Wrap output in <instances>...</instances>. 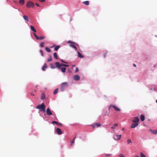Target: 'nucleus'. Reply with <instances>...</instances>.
<instances>
[{
  "label": "nucleus",
  "mask_w": 157,
  "mask_h": 157,
  "mask_svg": "<svg viewBox=\"0 0 157 157\" xmlns=\"http://www.w3.org/2000/svg\"><path fill=\"white\" fill-rule=\"evenodd\" d=\"M56 66L57 68L59 69H60V67H68L69 66V65L67 64H64L63 63H61L60 64L58 62H56L55 63Z\"/></svg>",
  "instance_id": "obj_1"
},
{
  "label": "nucleus",
  "mask_w": 157,
  "mask_h": 157,
  "mask_svg": "<svg viewBox=\"0 0 157 157\" xmlns=\"http://www.w3.org/2000/svg\"><path fill=\"white\" fill-rule=\"evenodd\" d=\"M68 86V84L67 82H65L62 83L61 85V90L62 91H64V90Z\"/></svg>",
  "instance_id": "obj_2"
},
{
  "label": "nucleus",
  "mask_w": 157,
  "mask_h": 157,
  "mask_svg": "<svg viewBox=\"0 0 157 157\" xmlns=\"http://www.w3.org/2000/svg\"><path fill=\"white\" fill-rule=\"evenodd\" d=\"M36 108L39 109L42 111H45V106L44 104L42 103L41 105L37 106Z\"/></svg>",
  "instance_id": "obj_3"
},
{
  "label": "nucleus",
  "mask_w": 157,
  "mask_h": 157,
  "mask_svg": "<svg viewBox=\"0 0 157 157\" xmlns=\"http://www.w3.org/2000/svg\"><path fill=\"white\" fill-rule=\"evenodd\" d=\"M34 6V4L31 1L28 2L26 4V6L28 8H33Z\"/></svg>",
  "instance_id": "obj_4"
},
{
  "label": "nucleus",
  "mask_w": 157,
  "mask_h": 157,
  "mask_svg": "<svg viewBox=\"0 0 157 157\" xmlns=\"http://www.w3.org/2000/svg\"><path fill=\"white\" fill-rule=\"evenodd\" d=\"M121 136V135H115L113 136V138L115 140H119L120 139Z\"/></svg>",
  "instance_id": "obj_5"
},
{
  "label": "nucleus",
  "mask_w": 157,
  "mask_h": 157,
  "mask_svg": "<svg viewBox=\"0 0 157 157\" xmlns=\"http://www.w3.org/2000/svg\"><path fill=\"white\" fill-rule=\"evenodd\" d=\"M91 125L92 127L94 129V128H95V126L98 127H99L101 126V125L100 123H94V124Z\"/></svg>",
  "instance_id": "obj_6"
},
{
  "label": "nucleus",
  "mask_w": 157,
  "mask_h": 157,
  "mask_svg": "<svg viewBox=\"0 0 157 157\" xmlns=\"http://www.w3.org/2000/svg\"><path fill=\"white\" fill-rule=\"evenodd\" d=\"M139 119L137 117H134V120H132V121L135 123L138 124V123L139 122Z\"/></svg>",
  "instance_id": "obj_7"
},
{
  "label": "nucleus",
  "mask_w": 157,
  "mask_h": 157,
  "mask_svg": "<svg viewBox=\"0 0 157 157\" xmlns=\"http://www.w3.org/2000/svg\"><path fill=\"white\" fill-rule=\"evenodd\" d=\"M46 113L48 115H50L52 114V113L51 112L49 108H48L46 109Z\"/></svg>",
  "instance_id": "obj_8"
},
{
  "label": "nucleus",
  "mask_w": 157,
  "mask_h": 157,
  "mask_svg": "<svg viewBox=\"0 0 157 157\" xmlns=\"http://www.w3.org/2000/svg\"><path fill=\"white\" fill-rule=\"evenodd\" d=\"M56 132L59 135H61L62 133V132L61 129L58 128H56Z\"/></svg>",
  "instance_id": "obj_9"
},
{
  "label": "nucleus",
  "mask_w": 157,
  "mask_h": 157,
  "mask_svg": "<svg viewBox=\"0 0 157 157\" xmlns=\"http://www.w3.org/2000/svg\"><path fill=\"white\" fill-rule=\"evenodd\" d=\"M111 107H113L116 111H119L120 110V109L119 108H117V107L115 105H111L110 106L109 108H110Z\"/></svg>",
  "instance_id": "obj_10"
},
{
  "label": "nucleus",
  "mask_w": 157,
  "mask_h": 157,
  "mask_svg": "<svg viewBox=\"0 0 157 157\" xmlns=\"http://www.w3.org/2000/svg\"><path fill=\"white\" fill-rule=\"evenodd\" d=\"M74 79L75 80L78 81L80 77L78 75H75L74 77Z\"/></svg>",
  "instance_id": "obj_11"
},
{
  "label": "nucleus",
  "mask_w": 157,
  "mask_h": 157,
  "mask_svg": "<svg viewBox=\"0 0 157 157\" xmlns=\"http://www.w3.org/2000/svg\"><path fill=\"white\" fill-rule=\"evenodd\" d=\"M138 125V124L135 123L133 124L131 126V128H134L136 127Z\"/></svg>",
  "instance_id": "obj_12"
},
{
  "label": "nucleus",
  "mask_w": 157,
  "mask_h": 157,
  "mask_svg": "<svg viewBox=\"0 0 157 157\" xmlns=\"http://www.w3.org/2000/svg\"><path fill=\"white\" fill-rule=\"evenodd\" d=\"M30 29H31V30L33 31V32H35V33H36V29H35L34 27L32 26V25H31L30 26Z\"/></svg>",
  "instance_id": "obj_13"
},
{
  "label": "nucleus",
  "mask_w": 157,
  "mask_h": 157,
  "mask_svg": "<svg viewBox=\"0 0 157 157\" xmlns=\"http://www.w3.org/2000/svg\"><path fill=\"white\" fill-rule=\"evenodd\" d=\"M25 2L24 0H20L19 1V3L21 5H23Z\"/></svg>",
  "instance_id": "obj_14"
},
{
  "label": "nucleus",
  "mask_w": 157,
  "mask_h": 157,
  "mask_svg": "<svg viewBox=\"0 0 157 157\" xmlns=\"http://www.w3.org/2000/svg\"><path fill=\"white\" fill-rule=\"evenodd\" d=\"M47 68V66L46 64L45 63L43 66V67L42 68V70L43 71H45V69Z\"/></svg>",
  "instance_id": "obj_15"
},
{
  "label": "nucleus",
  "mask_w": 157,
  "mask_h": 157,
  "mask_svg": "<svg viewBox=\"0 0 157 157\" xmlns=\"http://www.w3.org/2000/svg\"><path fill=\"white\" fill-rule=\"evenodd\" d=\"M140 118L142 121H143L145 119L144 116L143 115H141L140 116Z\"/></svg>",
  "instance_id": "obj_16"
},
{
  "label": "nucleus",
  "mask_w": 157,
  "mask_h": 157,
  "mask_svg": "<svg viewBox=\"0 0 157 157\" xmlns=\"http://www.w3.org/2000/svg\"><path fill=\"white\" fill-rule=\"evenodd\" d=\"M45 98V95L44 93H42L41 97V99L42 100L44 99Z\"/></svg>",
  "instance_id": "obj_17"
},
{
  "label": "nucleus",
  "mask_w": 157,
  "mask_h": 157,
  "mask_svg": "<svg viewBox=\"0 0 157 157\" xmlns=\"http://www.w3.org/2000/svg\"><path fill=\"white\" fill-rule=\"evenodd\" d=\"M45 37L44 36H41L38 37V39L37 40H42L45 38Z\"/></svg>",
  "instance_id": "obj_18"
},
{
  "label": "nucleus",
  "mask_w": 157,
  "mask_h": 157,
  "mask_svg": "<svg viewBox=\"0 0 157 157\" xmlns=\"http://www.w3.org/2000/svg\"><path fill=\"white\" fill-rule=\"evenodd\" d=\"M78 53L79 57L80 58H83L84 57V56L82 55V54L79 52H78Z\"/></svg>",
  "instance_id": "obj_19"
},
{
  "label": "nucleus",
  "mask_w": 157,
  "mask_h": 157,
  "mask_svg": "<svg viewBox=\"0 0 157 157\" xmlns=\"http://www.w3.org/2000/svg\"><path fill=\"white\" fill-rule=\"evenodd\" d=\"M62 71L63 73L65 72L66 71V68L65 67H60V68Z\"/></svg>",
  "instance_id": "obj_20"
},
{
  "label": "nucleus",
  "mask_w": 157,
  "mask_h": 157,
  "mask_svg": "<svg viewBox=\"0 0 157 157\" xmlns=\"http://www.w3.org/2000/svg\"><path fill=\"white\" fill-rule=\"evenodd\" d=\"M23 17L25 20L26 21H29V18L28 17L25 15H24Z\"/></svg>",
  "instance_id": "obj_21"
},
{
  "label": "nucleus",
  "mask_w": 157,
  "mask_h": 157,
  "mask_svg": "<svg viewBox=\"0 0 157 157\" xmlns=\"http://www.w3.org/2000/svg\"><path fill=\"white\" fill-rule=\"evenodd\" d=\"M83 3L86 6H88L89 5V1H84L83 2Z\"/></svg>",
  "instance_id": "obj_22"
},
{
  "label": "nucleus",
  "mask_w": 157,
  "mask_h": 157,
  "mask_svg": "<svg viewBox=\"0 0 157 157\" xmlns=\"http://www.w3.org/2000/svg\"><path fill=\"white\" fill-rule=\"evenodd\" d=\"M54 57L56 59H58V57L57 56V54L56 52H55L53 54Z\"/></svg>",
  "instance_id": "obj_23"
},
{
  "label": "nucleus",
  "mask_w": 157,
  "mask_h": 157,
  "mask_svg": "<svg viewBox=\"0 0 157 157\" xmlns=\"http://www.w3.org/2000/svg\"><path fill=\"white\" fill-rule=\"evenodd\" d=\"M70 46L71 47H72V48H74L75 50H76L77 49V47H76L75 46V45H73V44H71V45H70Z\"/></svg>",
  "instance_id": "obj_24"
},
{
  "label": "nucleus",
  "mask_w": 157,
  "mask_h": 157,
  "mask_svg": "<svg viewBox=\"0 0 157 157\" xmlns=\"http://www.w3.org/2000/svg\"><path fill=\"white\" fill-rule=\"evenodd\" d=\"M75 138H76V136H75V137L73 139V140L71 141V145H73V144H74V142H75Z\"/></svg>",
  "instance_id": "obj_25"
},
{
  "label": "nucleus",
  "mask_w": 157,
  "mask_h": 157,
  "mask_svg": "<svg viewBox=\"0 0 157 157\" xmlns=\"http://www.w3.org/2000/svg\"><path fill=\"white\" fill-rule=\"evenodd\" d=\"M58 90V88H56V89L53 92L54 94V95L56 94L57 93Z\"/></svg>",
  "instance_id": "obj_26"
},
{
  "label": "nucleus",
  "mask_w": 157,
  "mask_h": 157,
  "mask_svg": "<svg viewBox=\"0 0 157 157\" xmlns=\"http://www.w3.org/2000/svg\"><path fill=\"white\" fill-rule=\"evenodd\" d=\"M45 49V50L48 52H50L51 51V50L48 47H46Z\"/></svg>",
  "instance_id": "obj_27"
},
{
  "label": "nucleus",
  "mask_w": 157,
  "mask_h": 157,
  "mask_svg": "<svg viewBox=\"0 0 157 157\" xmlns=\"http://www.w3.org/2000/svg\"><path fill=\"white\" fill-rule=\"evenodd\" d=\"M60 46H57L55 47L54 49L56 51H57L59 48H60Z\"/></svg>",
  "instance_id": "obj_28"
},
{
  "label": "nucleus",
  "mask_w": 157,
  "mask_h": 157,
  "mask_svg": "<svg viewBox=\"0 0 157 157\" xmlns=\"http://www.w3.org/2000/svg\"><path fill=\"white\" fill-rule=\"evenodd\" d=\"M140 157H146V156L141 152L140 153Z\"/></svg>",
  "instance_id": "obj_29"
},
{
  "label": "nucleus",
  "mask_w": 157,
  "mask_h": 157,
  "mask_svg": "<svg viewBox=\"0 0 157 157\" xmlns=\"http://www.w3.org/2000/svg\"><path fill=\"white\" fill-rule=\"evenodd\" d=\"M50 58L47 59V61L49 62L52 60V57L51 56H49Z\"/></svg>",
  "instance_id": "obj_30"
},
{
  "label": "nucleus",
  "mask_w": 157,
  "mask_h": 157,
  "mask_svg": "<svg viewBox=\"0 0 157 157\" xmlns=\"http://www.w3.org/2000/svg\"><path fill=\"white\" fill-rule=\"evenodd\" d=\"M52 124H59V123H58V122L55 121H52Z\"/></svg>",
  "instance_id": "obj_31"
},
{
  "label": "nucleus",
  "mask_w": 157,
  "mask_h": 157,
  "mask_svg": "<svg viewBox=\"0 0 157 157\" xmlns=\"http://www.w3.org/2000/svg\"><path fill=\"white\" fill-rule=\"evenodd\" d=\"M67 43H70L73 44H74L76 45V44L74 42H72V41H71L70 40L68 41H67Z\"/></svg>",
  "instance_id": "obj_32"
},
{
  "label": "nucleus",
  "mask_w": 157,
  "mask_h": 157,
  "mask_svg": "<svg viewBox=\"0 0 157 157\" xmlns=\"http://www.w3.org/2000/svg\"><path fill=\"white\" fill-rule=\"evenodd\" d=\"M40 46L41 47H43L44 46V43L43 42H41L40 44Z\"/></svg>",
  "instance_id": "obj_33"
},
{
  "label": "nucleus",
  "mask_w": 157,
  "mask_h": 157,
  "mask_svg": "<svg viewBox=\"0 0 157 157\" xmlns=\"http://www.w3.org/2000/svg\"><path fill=\"white\" fill-rule=\"evenodd\" d=\"M127 142H128V144H129L130 143H132V142L131 140H130L128 139L127 140Z\"/></svg>",
  "instance_id": "obj_34"
},
{
  "label": "nucleus",
  "mask_w": 157,
  "mask_h": 157,
  "mask_svg": "<svg viewBox=\"0 0 157 157\" xmlns=\"http://www.w3.org/2000/svg\"><path fill=\"white\" fill-rule=\"evenodd\" d=\"M40 52L41 53V56H43V51L42 50H40Z\"/></svg>",
  "instance_id": "obj_35"
},
{
  "label": "nucleus",
  "mask_w": 157,
  "mask_h": 157,
  "mask_svg": "<svg viewBox=\"0 0 157 157\" xmlns=\"http://www.w3.org/2000/svg\"><path fill=\"white\" fill-rule=\"evenodd\" d=\"M33 35L36 39H38V36H37L36 34L35 33H33Z\"/></svg>",
  "instance_id": "obj_36"
},
{
  "label": "nucleus",
  "mask_w": 157,
  "mask_h": 157,
  "mask_svg": "<svg viewBox=\"0 0 157 157\" xmlns=\"http://www.w3.org/2000/svg\"><path fill=\"white\" fill-rule=\"evenodd\" d=\"M152 133H154L155 134H156L157 133V130H153V131H152Z\"/></svg>",
  "instance_id": "obj_37"
},
{
  "label": "nucleus",
  "mask_w": 157,
  "mask_h": 157,
  "mask_svg": "<svg viewBox=\"0 0 157 157\" xmlns=\"http://www.w3.org/2000/svg\"><path fill=\"white\" fill-rule=\"evenodd\" d=\"M105 156H111L112 155L111 154H105Z\"/></svg>",
  "instance_id": "obj_38"
},
{
  "label": "nucleus",
  "mask_w": 157,
  "mask_h": 157,
  "mask_svg": "<svg viewBox=\"0 0 157 157\" xmlns=\"http://www.w3.org/2000/svg\"><path fill=\"white\" fill-rule=\"evenodd\" d=\"M50 66H51V68H55V67L54 66V65H52V64H50Z\"/></svg>",
  "instance_id": "obj_39"
},
{
  "label": "nucleus",
  "mask_w": 157,
  "mask_h": 157,
  "mask_svg": "<svg viewBox=\"0 0 157 157\" xmlns=\"http://www.w3.org/2000/svg\"><path fill=\"white\" fill-rule=\"evenodd\" d=\"M119 157H124V156L122 154H120L119 155Z\"/></svg>",
  "instance_id": "obj_40"
},
{
  "label": "nucleus",
  "mask_w": 157,
  "mask_h": 157,
  "mask_svg": "<svg viewBox=\"0 0 157 157\" xmlns=\"http://www.w3.org/2000/svg\"><path fill=\"white\" fill-rule=\"evenodd\" d=\"M78 71V67H76V69H75V72H77Z\"/></svg>",
  "instance_id": "obj_41"
},
{
  "label": "nucleus",
  "mask_w": 157,
  "mask_h": 157,
  "mask_svg": "<svg viewBox=\"0 0 157 157\" xmlns=\"http://www.w3.org/2000/svg\"><path fill=\"white\" fill-rule=\"evenodd\" d=\"M40 2H44L45 0H39Z\"/></svg>",
  "instance_id": "obj_42"
},
{
  "label": "nucleus",
  "mask_w": 157,
  "mask_h": 157,
  "mask_svg": "<svg viewBox=\"0 0 157 157\" xmlns=\"http://www.w3.org/2000/svg\"><path fill=\"white\" fill-rule=\"evenodd\" d=\"M61 61L63 63H67V62H66L64 61L63 60H62H62H61Z\"/></svg>",
  "instance_id": "obj_43"
},
{
  "label": "nucleus",
  "mask_w": 157,
  "mask_h": 157,
  "mask_svg": "<svg viewBox=\"0 0 157 157\" xmlns=\"http://www.w3.org/2000/svg\"><path fill=\"white\" fill-rule=\"evenodd\" d=\"M35 5L38 7L40 6L37 3H36Z\"/></svg>",
  "instance_id": "obj_44"
},
{
  "label": "nucleus",
  "mask_w": 157,
  "mask_h": 157,
  "mask_svg": "<svg viewBox=\"0 0 157 157\" xmlns=\"http://www.w3.org/2000/svg\"><path fill=\"white\" fill-rule=\"evenodd\" d=\"M106 53H105V54H104V55H103V56H104V57H105V56H106Z\"/></svg>",
  "instance_id": "obj_45"
},
{
  "label": "nucleus",
  "mask_w": 157,
  "mask_h": 157,
  "mask_svg": "<svg viewBox=\"0 0 157 157\" xmlns=\"http://www.w3.org/2000/svg\"><path fill=\"white\" fill-rule=\"evenodd\" d=\"M115 128V126H112V127H111V128L112 129H114Z\"/></svg>",
  "instance_id": "obj_46"
},
{
  "label": "nucleus",
  "mask_w": 157,
  "mask_h": 157,
  "mask_svg": "<svg viewBox=\"0 0 157 157\" xmlns=\"http://www.w3.org/2000/svg\"><path fill=\"white\" fill-rule=\"evenodd\" d=\"M118 124H114V126H118Z\"/></svg>",
  "instance_id": "obj_47"
},
{
  "label": "nucleus",
  "mask_w": 157,
  "mask_h": 157,
  "mask_svg": "<svg viewBox=\"0 0 157 157\" xmlns=\"http://www.w3.org/2000/svg\"><path fill=\"white\" fill-rule=\"evenodd\" d=\"M133 65L135 67H136V65L135 64H133Z\"/></svg>",
  "instance_id": "obj_48"
},
{
  "label": "nucleus",
  "mask_w": 157,
  "mask_h": 157,
  "mask_svg": "<svg viewBox=\"0 0 157 157\" xmlns=\"http://www.w3.org/2000/svg\"><path fill=\"white\" fill-rule=\"evenodd\" d=\"M57 125H61L62 124H60V123H59V124H57Z\"/></svg>",
  "instance_id": "obj_49"
},
{
  "label": "nucleus",
  "mask_w": 157,
  "mask_h": 157,
  "mask_svg": "<svg viewBox=\"0 0 157 157\" xmlns=\"http://www.w3.org/2000/svg\"><path fill=\"white\" fill-rule=\"evenodd\" d=\"M108 115V114H104V116H106V115Z\"/></svg>",
  "instance_id": "obj_50"
},
{
  "label": "nucleus",
  "mask_w": 157,
  "mask_h": 157,
  "mask_svg": "<svg viewBox=\"0 0 157 157\" xmlns=\"http://www.w3.org/2000/svg\"><path fill=\"white\" fill-rule=\"evenodd\" d=\"M135 157H139L138 155H136Z\"/></svg>",
  "instance_id": "obj_51"
},
{
  "label": "nucleus",
  "mask_w": 157,
  "mask_h": 157,
  "mask_svg": "<svg viewBox=\"0 0 157 157\" xmlns=\"http://www.w3.org/2000/svg\"><path fill=\"white\" fill-rule=\"evenodd\" d=\"M156 103H157V100L156 101Z\"/></svg>",
  "instance_id": "obj_52"
},
{
  "label": "nucleus",
  "mask_w": 157,
  "mask_h": 157,
  "mask_svg": "<svg viewBox=\"0 0 157 157\" xmlns=\"http://www.w3.org/2000/svg\"><path fill=\"white\" fill-rule=\"evenodd\" d=\"M31 95H33V96H34V94H32Z\"/></svg>",
  "instance_id": "obj_53"
},
{
  "label": "nucleus",
  "mask_w": 157,
  "mask_h": 157,
  "mask_svg": "<svg viewBox=\"0 0 157 157\" xmlns=\"http://www.w3.org/2000/svg\"><path fill=\"white\" fill-rule=\"evenodd\" d=\"M123 130H124V128H123Z\"/></svg>",
  "instance_id": "obj_54"
}]
</instances>
